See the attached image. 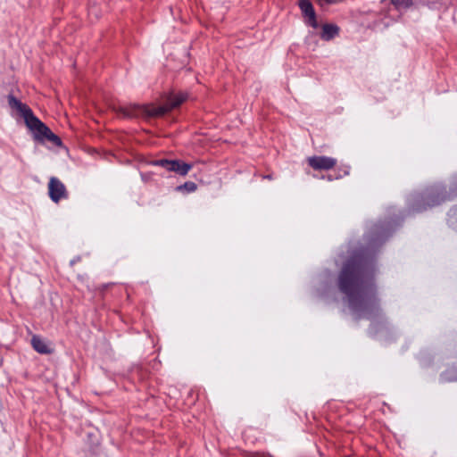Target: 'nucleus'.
<instances>
[{"label":"nucleus","mask_w":457,"mask_h":457,"mask_svg":"<svg viewBox=\"0 0 457 457\" xmlns=\"http://www.w3.org/2000/svg\"><path fill=\"white\" fill-rule=\"evenodd\" d=\"M316 2L320 5L323 6L325 4H331V0H316Z\"/></svg>","instance_id":"14"},{"label":"nucleus","mask_w":457,"mask_h":457,"mask_svg":"<svg viewBox=\"0 0 457 457\" xmlns=\"http://www.w3.org/2000/svg\"><path fill=\"white\" fill-rule=\"evenodd\" d=\"M392 4L397 10H405L412 5V0H392Z\"/></svg>","instance_id":"11"},{"label":"nucleus","mask_w":457,"mask_h":457,"mask_svg":"<svg viewBox=\"0 0 457 457\" xmlns=\"http://www.w3.org/2000/svg\"><path fill=\"white\" fill-rule=\"evenodd\" d=\"M48 194L51 200L59 203L62 199L68 198V192L64 184L57 178L52 177L48 182Z\"/></svg>","instance_id":"6"},{"label":"nucleus","mask_w":457,"mask_h":457,"mask_svg":"<svg viewBox=\"0 0 457 457\" xmlns=\"http://www.w3.org/2000/svg\"><path fill=\"white\" fill-rule=\"evenodd\" d=\"M339 33V28L335 24H324L322 26L321 38L324 40H330L337 36Z\"/></svg>","instance_id":"10"},{"label":"nucleus","mask_w":457,"mask_h":457,"mask_svg":"<svg viewBox=\"0 0 457 457\" xmlns=\"http://www.w3.org/2000/svg\"><path fill=\"white\" fill-rule=\"evenodd\" d=\"M187 93L179 92L178 94L170 95L167 100V103L163 105L155 106L154 104H130L128 106L120 107L119 112L127 118L137 117L140 114H144L148 117H160L171 111L172 109L179 107L187 100Z\"/></svg>","instance_id":"2"},{"label":"nucleus","mask_w":457,"mask_h":457,"mask_svg":"<svg viewBox=\"0 0 457 457\" xmlns=\"http://www.w3.org/2000/svg\"><path fill=\"white\" fill-rule=\"evenodd\" d=\"M298 4L303 15L308 19V23L312 28L316 29L318 27V22L312 3L309 0H299Z\"/></svg>","instance_id":"7"},{"label":"nucleus","mask_w":457,"mask_h":457,"mask_svg":"<svg viewBox=\"0 0 457 457\" xmlns=\"http://www.w3.org/2000/svg\"><path fill=\"white\" fill-rule=\"evenodd\" d=\"M363 270L353 261H349L344 266L339 276V288L349 297V303L353 309H357L356 296L363 293Z\"/></svg>","instance_id":"1"},{"label":"nucleus","mask_w":457,"mask_h":457,"mask_svg":"<svg viewBox=\"0 0 457 457\" xmlns=\"http://www.w3.org/2000/svg\"><path fill=\"white\" fill-rule=\"evenodd\" d=\"M307 163L315 170H329L337 164V160L325 155H313L307 158Z\"/></svg>","instance_id":"5"},{"label":"nucleus","mask_w":457,"mask_h":457,"mask_svg":"<svg viewBox=\"0 0 457 457\" xmlns=\"http://www.w3.org/2000/svg\"><path fill=\"white\" fill-rule=\"evenodd\" d=\"M35 139L38 141L47 140L54 145L60 146L62 145L61 138L54 134L48 127H46L41 120H39L35 127L31 129Z\"/></svg>","instance_id":"4"},{"label":"nucleus","mask_w":457,"mask_h":457,"mask_svg":"<svg viewBox=\"0 0 457 457\" xmlns=\"http://www.w3.org/2000/svg\"><path fill=\"white\" fill-rule=\"evenodd\" d=\"M154 165L161 166L170 171V167L172 165V160H167V159L157 160V161L154 162Z\"/></svg>","instance_id":"13"},{"label":"nucleus","mask_w":457,"mask_h":457,"mask_svg":"<svg viewBox=\"0 0 457 457\" xmlns=\"http://www.w3.org/2000/svg\"><path fill=\"white\" fill-rule=\"evenodd\" d=\"M8 104L12 110L16 111L23 118L29 130L40 120L26 104H23L13 96H8Z\"/></svg>","instance_id":"3"},{"label":"nucleus","mask_w":457,"mask_h":457,"mask_svg":"<svg viewBox=\"0 0 457 457\" xmlns=\"http://www.w3.org/2000/svg\"><path fill=\"white\" fill-rule=\"evenodd\" d=\"M31 345L35 351L39 353H50L52 352L51 348L48 346L46 342L43 340L40 337L34 335L31 338Z\"/></svg>","instance_id":"8"},{"label":"nucleus","mask_w":457,"mask_h":457,"mask_svg":"<svg viewBox=\"0 0 457 457\" xmlns=\"http://www.w3.org/2000/svg\"><path fill=\"white\" fill-rule=\"evenodd\" d=\"M197 188V186L195 182L187 181L185 182L183 185H180L177 187V190L182 191L185 190L188 193L195 192Z\"/></svg>","instance_id":"12"},{"label":"nucleus","mask_w":457,"mask_h":457,"mask_svg":"<svg viewBox=\"0 0 457 457\" xmlns=\"http://www.w3.org/2000/svg\"><path fill=\"white\" fill-rule=\"evenodd\" d=\"M192 169V165L179 160H172V165L170 171H174L181 176H186Z\"/></svg>","instance_id":"9"}]
</instances>
